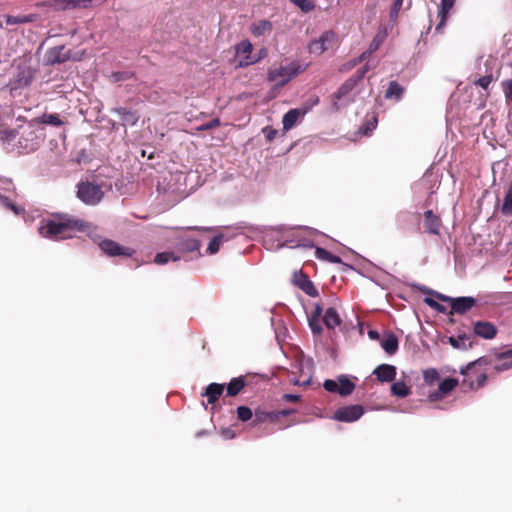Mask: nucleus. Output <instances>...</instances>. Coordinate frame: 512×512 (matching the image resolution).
<instances>
[{
	"mask_svg": "<svg viewBox=\"0 0 512 512\" xmlns=\"http://www.w3.org/2000/svg\"><path fill=\"white\" fill-rule=\"evenodd\" d=\"M308 324L314 335H320L322 333V326L320 324V318L308 316Z\"/></svg>",
	"mask_w": 512,
	"mask_h": 512,
	"instance_id": "41",
	"label": "nucleus"
},
{
	"mask_svg": "<svg viewBox=\"0 0 512 512\" xmlns=\"http://www.w3.org/2000/svg\"><path fill=\"white\" fill-rule=\"evenodd\" d=\"M275 419H277V415H275L274 412H266L258 409L254 413L252 424L256 426L266 421H274Z\"/></svg>",
	"mask_w": 512,
	"mask_h": 512,
	"instance_id": "32",
	"label": "nucleus"
},
{
	"mask_svg": "<svg viewBox=\"0 0 512 512\" xmlns=\"http://www.w3.org/2000/svg\"><path fill=\"white\" fill-rule=\"evenodd\" d=\"M223 391V384L211 383L206 387L205 391L202 393V396L207 397L209 404H213L222 395Z\"/></svg>",
	"mask_w": 512,
	"mask_h": 512,
	"instance_id": "19",
	"label": "nucleus"
},
{
	"mask_svg": "<svg viewBox=\"0 0 512 512\" xmlns=\"http://www.w3.org/2000/svg\"><path fill=\"white\" fill-rule=\"evenodd\" d=\"M33 79V71L30 67H19L16 74L17 87H24L29 85Z\"/></svg>",
	"mask_w": 512,
	"mask_h": 512,
	"instance_id": "22",
	"label": "nucleus"
},
{
	"mask_svg": "<svg viewBox=\"0 0 512 512\" xmlns=\"http://www.w3.org/2000/svg\"><path fill=\"white\" fill-rule=\"evenodd\" d=\"M434 309L439 312H444V307L442 305H440L439 303H438V306H436Z\"/></svg>",
	"mask_w": 512,
	"mask_h": 512,
	"instance_id": "62",
	"label": "nucleus"
},
{
	"mask_svg": "<svg viewBox=\"0 0 512 512\" xmlns=\"http://www.w3.org/2000/svg\"><path fill=\"white\" fill-rule=\"evenodd\" d=\"M366 70H362L359 75L349 78L336 92L333 98V106L339 110L354 100V89L359 79L363 78Z\"/></svg>",
	"mask_w": 512,
	"mask_h": 512,
	"instance_id": "3",
	"label": "nucleus"
},
{
	"mask_svg": "<svg viewBox=\"0 0 512 512\" xmlns=\"http://www.w3.org/2000/svg\"><path fill=\"white\" fill-rule=\"evenodd\" d=\"M0 27L4 28V24L2 22H0Z\"/></svg>",
	"mask_w": 512,
	"mask_h": 512,
	"instance_id": "64",
	"label": "nucleus"
},
{
	"mask_svg": "<svg viewBox=\"0 0 512 512\" xmlns=\"http://www.w3.org/2000/svg\"><path fill=\"white\" fill-rule=\"evenodd\" d=\"M449 343L457 349H467L471 347L470 337L466 334H461L456 337L452 336L449 338Z\"/></svg>",
	"mask_w": 512,
	"mask_h": 512,
	"instance_id": "30",
	"label": "nucleus"
},
{
	"mask_svg": "<svg viewBox=\"0 0 512 512\" xmlns=\"http://www.w3.org/2000/svg\"><path fill=\"white\" fill-rule=\"evenodd\" d=\"M310 108V106H304L289 110L282 119L283 130L292 129L309 112Z\"/></svg>",
	"mask_w": 512,
	"mask_h": 512,
	"instance_id": "11",
	"label": "nucleus"
},
{
	"mask_svg": "<svg viewBox=\"0 0 512 512\" xmlns=\"http://www.w3.org/2000/svg\"><path fill=\"white\" fill-rule=\"evenodd\" d=\"M199 248H200V242L195 239L187 240L186 243L184 244V249L186 251H195V250H198Z\"/></svg>",
	"mask_w": 512,
	"mask_h": 512,
	"instance_id": "46",
	"label": "nucleus"
},
{
	"mask_svg": "<svg viewBox=\"0 0 512 512\" xmlns=\"http://www.w3.org/2000/svg\"><path fill=\"white\" fill-rule=\"evenodd\" d=\"M323 322L328 329H334L341 324V318L334 307H330L325 311Z\"/></svg>",
	"mask_w": 512,
	"mask_h": 512,
	"instance_id": "21",
	"label": "nucleus"
},
{
	"mask_svg": "<svg viewBox=\"0 0 512 512\" xmlns=\"http://www.w3.org/2000/svg\"><path fill=\"white\" fill-rule=\"evenodd\" d=\"M315 255L318 259L323 261H327L330 263H341V259L338 256L331 254L329 251L321 247H316Z\"/></svg>",
	"mask_w": 512,
	"mask_h": 512,
	"instance_id": "34",
	"label": "nucleus"
},
{
	"mask_svg": "<svg viewBox=\"0 0 512 512\" xmlns=\"http://www.w3.org/2000/svg\"><path fill=\"white\" fill-rule=\"evenodd\" d=\"M458 384V381L453 378H447L443 380L439 386L438 390L429 394L430 401H437L443 397H445L450 391H452Z\"/></svg>",
	"mask_w": 512,
	"mask_h": 512,
	"instance_id": "14",
	"label": "nucleus"
},
{
	"mask_svg": "<svg viewBox=\"0 0 512 512\" xmlns=\"http://www.w3.org/2000/svg\"><path fill=\"white\" fill-rule=\"evenodd\" d=\"M461 374L464 376L463 386L470 390H476L482 387L487 380L486 374L481 372L475 363L461 368Z\"/></svg>",
	"mask_w": 512,
	"mask_h": 512,
	"instance_id": "5",
	"label": "nucleus"
},
{
	"mask_svg": "<svg viewBox=\"0 0 512 512\" xmlns=\"http://www.w3.org/2000/svg\"><path fill=\"white\" fill-rule=\"evenodd\" d=\"M283 398L286 400V401H290V402H295V401H298L300 396L299 395H296V394H285L283 396Z\"/></svg>",
	"mask_w": 512,
	"mask_h": 512,
	"instance_id": "55",
	"label": "nucleus"
},
{
	"mask_svg": "<svg viewBox=\"0 0 512 512\" xmlns=\"http://www.w3.org/2000/svg\"><path fill=\"white\" fill-rule=\"evenodd\" d=\"M391 393L397 397L404 398L410 394V388L403 381H397L392 384Z\"/></svg>",
	"mask_w": 512,
	"mask_h": 512,
	"instance_id": "33",
	"label": "nucleus"
},
{
	"mask_svg": "<svg viewBox=\"0 0 512 512\" xmlns=\"http://www.w3.org/2000/svg\"><path fill=\"white\" fill-rule=\"evenodd\" d=\"M91 229L92 226L88 222L67 214H61L43 219L38 227V232L42 237L61 240L72 238L76 232L90 234Z\"/></svg>",
	"mask_w": 512,
	"mask_h": 512,
	"instance_id": "1",
	"label": "nucleus"
},
{
	"mask_svg": "<svg viewBox=\"0 0 512 512\" xmlns=\"http://www.w3.org/2000/svg\"><path fill=\"white\" fill-rule=\"evenodd\" d=\"M40 122L43 124H49L53 126H60L62 124V121L56 114H44L40 118Z\"/></svg>",
	"mask_w": 512,
	"mask_h": 512,
	"instance_id": "40",
	"label": "nucleus"
},
{
	"mask_svg": "<svg viewBox=\"0 0 512 512\" xmlns=\"http://www.w3.org/2000/svg\"><path fill=\"white\" fill-rule=\"evenodd\" d=\"M368 336L372 340H378L379 339V333L377 331H375V330H369L368 331Z\"/></svg>",
	"mask_w": 512,
	"mask_h": 512,
	"instance_id": "58",
	"label": "nucleus"
},
{
	"mask_svg": "<svg viewBox=\"0 0 512 512\" xmlns=\"http://www.w3.org/2000/svg\"><path fill=\"white\" fill-rule=\"evenodd\" d=\"M401 8L400 7H397L395 5H392L391 9H390V12H389V17H390V20L392 22H395L397 17H398V14L400 12Z\"/></svg>",
	"mask_w": 512,
	"mask_h": 512,
	"instance_id": "49",
	"label": "nucleus"
},
{
	"mask_svg": "<svg viewBox=\"0 0 512 512\" xmlns=\"http://www.w3.org/2000/svg\"><path fill=\"white\" fill-rule=\"evenodd\" d=\"M500 212L506 217L512 216V181L505 192L503 202L500 205Z\"/></svg>",
	"mask_w": 512,
	"mask_h": 512,
	"instance_id": "24",
	"label": "nucleus"
},
{
	"mask_svg": "<svg viewBox=\"0 0 512 512\" xmlns=\"http://www.w3.org/2000/svg\"><path fill=\"white\" fill-rule=\"evenodd\" d=\"M219 125V120L218 119H213L212 121H210L209 123L207 124H204L202 126L199 127V130H207V129H211L213 127H216Z\"/></svg>",
	"mask_w": 512,
	"mask_h": 512,
	"instance_id": "53",
	"label": "nucleus"
},
{
	"mask_svg": "<svg viewBox=\"0 0 512 512\" xmlns=\"http://www.w3.org/2000/svg\"><path fill=\"white\" fill-rule=\"evenodd\" d=\"M380 345L386 353L392 355L396 353L398 349V339L394 334L389 333L384 336Z\"/></svg>",
	"mask_w": 512,
	"mask_h": 512,
	"instance_id": "23",
	"label": "nucleus"
},
{
	"mask_svg": "<svg viewBox=\"0 0 512 512\" xmlns=\"http://www.w3.org/2000/svg\"><path fill=\"white\" fill-rule=\"evenodd\" d=\"M226 240L227 239H225L223 234L215 236L209 242L206 252L210 255L216 254L219 251L221 244Z\"/></svg>",
	"mask_w": 512,
	"mask_h": 512,
	"instance_id": "35",
	"label": "nucleus"
},
{
	"mask_svg": "<svg viewBox=\"0 0 512 512\" xmlns=\"http://www.w3.org/2000/svg\"><path fill=\"white\" fill-rule=\"evenodd\" d=\"M92 0H51L42 3V6H47L56 11H66L90 7Z\"/></svg>",
	"mask_w": 512,
	"mask_h": 512,
	"instance_id": "8",
	"label": "nucleus"
},
{
	"mask_svg": "<svg viewBox=\"0 0 512 512\" xmlns=\"http://www.w3.org/2000/svg\"><path fill=\"white\" fill-rule=\"evenodd\" d=\"M502 86L506 102L509 103L510 101H512V80L504 81L502 83Z\"/></svg>",
	"mask_w": 512,
	"mask_h": 512,
	"instance_id": "44",
	"label": "nucleus"
},
{
	"mask_svg": "<svg viewBox=\"0 0 512 512\" xmlns=\"http://www.w3.org/2000/svg\"><path fill=\"white\" fill-rule=\"evenodd\" d=\"M474 332L476 335L485 338L492 339L496 334L495 327L489 322H476L474 324Z\"/></svg>",
	"mask_w": 512,
	"mask_h": 512,
	"instance_id": "18",
	"label": "nucleus"
},
{
	"mask_svg": "<svg viewBox=\"0 0 512 512\" xmlns=\"http://www.w3.org/2000/svg\"><path fill=\"white\" fill-rule=\"evenodd\" d=\"M318 102H319V100H318V98H316L315 100H313L312 105H316Z\"/></svg>",
	"mask_w": 512,
	"mask_h": 512,
	"instance_id": "63",
	"label": "nucleus"
},
{
	"mask_svg": "<svg viewBox=\"0 0 512 512\" xmlns=\"http://www.w3.org/2000/svg\"><path fill=\"white\" fill-rule=\"evenodd\" d=\"M101 186L90 182H82L78 185L77 197L87 205H96L103 198Z\"/></svg>",
	"mask_w": 512,
	"mask_h": 512,
	"instance_id": "4",
	"label": "nucleus"
},
{
	"mask_svg": "<svg viewBox=\"0 0 512 512\" xmlns=\"http://www.w3.org/2000/svg\"><path fill=\"white\" fill-rule=\"evenodd\" d=\"M292 412H293V410H283V411L275 413V415H277V418H278L279 416H287V415L291 414Z\"/></svg>",
	"mask_w": 512,
	"mask_h": 512,
	"instance_id": "59",
	"label": "nucleus"
},
{
	"mask_svg": "<svg viewBox=\"0 0 512 512\" xmlns=\"http://www.w3.org/2000/svg\"><path fill=\"white\" fill-rule=\"evenodd\" d=\"M266 56H267V50L265 48H262L259 50L257 55L241 58L239 63L236 65V67H240V68L247 67L249 65L259 62Z\"/></svg>",
	"mask_w": 512,
	"mask_h": 512,
	"instance_id": "29",
	"label": "nucleus"
},
{
	"mask_svg": "<svg viewBox=\"0 0 512 512\" xmlns=\"http://www.w3.org/2000/svg\"><path fill=\"white\" fill-rule=\"evenodd\" d=\"M324 388L332 393H338L341 396L350 395L355 385L346 377H340L338 382L334 380H326L324 382Z\"/></svg>",
	"mask_w": 512,
	"mask_h": 512,
	"instance_id": "9",
	"label": "nucleus"
},
{
	"mask_svg": "<svg viewBox=\"0 0 512 512\" xmlns=\"http://www.w3.org/2000/svg\"><path fill=\"white\" fill-rule=\"evenodd\" d=\"M100 249L107 254L108 256H130L133 253V250L127 247H122L118 243L112 240H102L99 243Z\"/></svg>",
	"mask_w": 512,
	"mask_h": 512,
	"instance_id": "12",
	"label": "nucleus"
},
{
	"mask_svg": "<svg viewBox=\"0 0 512 512\" xmlns=\"http://www.w3.org/2000/svg\"><path fill=\"white\" fill-rule=\"evenodd\" d=\"M251 33L255 36H261L272 30V23L267 20H260L251 25Z\"/></svg>",
	"mask_w": 512,
	"mask_h": 512,
	"instance_id": "28",
	"label": "nucleus"
},
{
	"mask_svg": "<svg viewBox=\"0 0 512 512\" xmlns=\"http://www.w3.org/2000/svg\"><path fill=\"white\" fill-rule=\"evenodd\" d=\"M64 49L63 46L56 47L54 49H51L49 52V58L52 62H62L65 61L66 56L61 57L60 52Z\"/></svg>",
	"mask_w": 512,
	"mask_h": 512,
	"instance_id": "43",
	"label": "nucleus"
},
{
	"mask_svg": "<svg viewBox=\"0 0 512 512\" xmlns=\"http://www.w3.org/2000/svg\"><path fill=\"white\" fill-rule=\"evenodd\" d=\"M237 415L241 421L246 422L253 418L254 413L250 408L246 406H240L237 408Z\"/></svg>",
	"mask_w": 512,
	"mask_h": 512,
	"instance_id": "39",
	"label": "nucleus"
},
{
	"mask_svg": "<svg viewBox=\"0 0 512 512\" xmlns=\"http://www.w3.org/2000/svg\"><path fill=\"white\" fill-rule=\"evenodd\" d=\"M253 46L250 41L243 40L240 43H238L235 47V53L238 61L241 60V58L253 56L252 55ZM239 62H237L238 64Z\"/></svg>",
	"mask_w": 512,
	"mask_h": 512,
	"instance_id": "26",
	"label": "nucleus"
},
{
	"mask_svg": "<svg viewBox=\"0 0 512 512\" xmlns=\"http://www.w3.org/2000/svg\"><path fill=\"white\" fill-rule=\"evenodd\" d=\"M294 283L307 295L311 297L318 296V290L316 289L314 284L306 275L302 274L301 272H297L294 274Z\"/></svg>",
	"mask_w": 512,
	"mask_h": 512,
	"instance_id": "13",
	"label": "nucleus"
},
{
	"mask_svg": "<svg viewBox=\"0 0 512 512\" xmlns=\"http://www.w3.org/2000/svg\"><path fill=\"white\" fill-rule=\"evenodd\" d=\"M306 66L301 65L297 61L289 62L285 65L273 66L268 70L267 78L276 86H284L291 79L303 72Z\"/></svg>",
	"mask_w": 512,
	"mask_h": 512,
	"instance_id": "2",
	"label": "nucleus"
},
{
	"mask_svg": "<svg viewBox=\"0 0 512 512\" xmlns=\"http://www.w3.org/2000/svg\"><path fill=\"white\" fill-rule=\"evenodd\" d=\"M177 260H179V257L176 256L173 252L158 253L154 258V262L158 265H164L167 264L169 261Z\"/></svg>",
	"mask_w": 512,
	"mask_h": 512,
	"instance_id": "37",
	"label": "nucleus"
},
{
	"mask_svg": "<svg viewBox=\"0 0 512 512\" xmlns=\"http://www.w3.org/2000/svg\"><path fill=\"white\" fill-rule=\"evenodd\" d=\"M387 33H388L387 27H383L382 29L379 30V32L377 33V35L375 36L374 39L381 44L383 42V40L385 39Z\"/></svg>",
	"mask_w": 512,
	"mask_h": 512,
	"instance_id": "50",
	"label": "nucleus"
},
{
	"mask_svg": "<svg viewBox=\"0 0 512 512\" xmlns=\"http://www.w3.org/2000/svg\"><path fill=\"white\" fill-rule=\"evenodd\" d=\"M262 131L266 135L268 141H272L278 133L277 130L268 127L263 128Z\"/></svg>",
	"mask_w": 512,
	"mask_h": 512,
	"instance_id": "48",
	"label": "nucleus"
},
{
	"mask_svg": "<svg viewBox=\"0 0 512 512\" xmlns=\"http://www.w3.org/2000/svg\"><path fill=\"white\" fill-rule=\"evenodd\" d=\"M337 42V35L334 31L323 32L318 38L312 40L308 45L310 54L320 56L325 51L332 48Z\"/></svg>",
	"mask_w": 512,
	"mask_h": 512,
	"instance_id": "6",
	"label": "nucleus"
},
{
	"mask_svg": "<svg viewBox=\"0 0 512 512\" xmlns=\"http://www.w3.org/2000/svg\"><path fill=\"white\" fill-rule=\"evenodd\" d=\"M436 296L444 302H449L452 313L456 314H464L476 304V299L473 297L452 298L439 293H436Z\"/></svg>",
	"mask_w": 512,
	"mask_h": 512,
	"instance_id": "7",
	"label": "nucleus"
},
{
	"mask_svg": "<svg viewBox=\"0 0 512 512\" xmlns=\"http://www.w3.org/2000/svg\"><path fill=\"white\" fill-rule=\"evenodd\" d=\"M37 19H38L37 14L6 16L5 24L6 25H15V24L30 23V22L36 21Z\"/></svg>",
	"mask_w": 512,
	"mask_h": 512,
	"instance_id": "27",
	"label": "nucleus"
},
{
	"mask_svg": "<svg viewBox=\"0 0 512 512\" xmlns=\"http://www.w3.org/2000/svg\"><path fill=\"white\" fill-rule=\"evenodd\" d=\"M221 435L225 438V439H233L235 436H236V433L234 430H232L231 428H223L221 430Z\"/></svg>",
	"mask_w": 512,
	"mask_h": 512,
	"instance_id": "52",
	"label": "nucleus"
},
{
	"mask_svg": "<svg viewBox=\"0 0 512 512\" xmlns=\"http://www.w3.org/2000/svg\"><path fill=\"white\" fill-rule=\"evenodd\" d=\"M455 0H441V4L438 9L437 19H439L438 24L436 25L435 30L437 32H441L444 27L447 18L454 6Z\"/></svg>",
	"mask_w": 512,
	"mask_h": 512,
	"instance_id": "15",
	"label": "nucleus"
},
{
	"mask_svg": "<svg viewBox=\"0 0 512 512\" xmlns=\"http://www.w3.org/2000/svg\"><path fill=\"white\" fill-rule=\"evenodd\" d=\"M424 227L430 234H438L440 228L439 218L431 210L425 212Z\"/></svg>",
	"mask_w": 512,
	"mask_h": 512,
	"instance_id": "20",
	"label": "nucleus"
},
{
	"mask_svg": "<svg viewBox=\"0 0 512 512\" xmlns=\"http://www.w3.org/2000/svg\"><path fill=\"white\" fill-rule=\"evenodd\" d=\"M244 387V381L242 378H233L227 387V394L229 396L237 395Z\"/></svg>",
	"mask_w": 512,
	"mask_h": 512,
	"instance_id": "36",
	"label": "nucleus"
},
{
	"mask_svg": "<svg viewBox=\"0 0 512 512\" xmlns=\"http://www.w3.org/2000/svg\"><path fill=\"white\" fill-rule=\"evenodd\" d=\"M114 112L126 125H135L139 119V116L135 112L126 110L123 107L115 108Z\"/></svg>",
	"mask_w": 512,
	"mask_h": 512,
	"instance_id": "25",
	"label": "nucleus"
},
{
	"mask_svg": "<svg viewBox=\"0 0 512 512\" xmlns=\"http://www.w3.org/2000/svg\"><path fill=\"white\" fill-rule=\"evenodd\" d=\"M404 89L396 81H391L385 93V98L400 100L403 96Z\"/></svg>",
	"mask_w": 512,
	"mask_h": 512,
	"instance_id": "31",
	"label": "nucleus"
},
{
	"mask_svg": "<svg viewBox=\"0 0 512 512\" xmlns=\"http://www.w3.org/2000/svg\"><path fill=\"white\" fill-rule=\"evenodd\" d=\"M512 367V350H507L505 352L499 353L496 355L494 361V369L497 371H505Z\"/></svg>",
	"mask_w": 512,
	"mask_h": 512,
	"instance_id": "17",
	"label": "nucleus"
},
{
	"mask_svg": "<svg viewBox=\"0 0 512 512\" xmlns=\"http://www.w3.org/2000/svg\"><path fill=\"white\" fill-rule=\"evenodd\" d=\"M323 313V308L319 303H316L314 305V310L311 312L309 316L315 317V318H321Z\"/></svg>",
	"mask_w": 512,
	"mask_h": 512,
	"instance_id": "51",
	"label": "nucleus"
},
{
	"mask_svg": "<svg viewBox=\"0 0 512 512\" xmlns=\"http://www.w3.org/2000/svg\"><path fill=\"white\" fill-rule=\"evenodd\" d=\"M491 82L492 76H484L479 78L475 83L482 87L483 89H487Z\"/></svg>",
	"mask_w": 512,
	"mask_h": 512,
	"instance_id": "47",
	"label": "nucleus"
},
{
	"mask_svg": "<svg viewBox=\"0 0 512 512\" xmlns=\"http://www.w3.org/2000/svg\"><path fill=\"white\" fill-rule=\"evenodd\" d=\"M424 381L427 384H432L439 378V374L436 369H427L423 372Z\"/></svg>",
	"mask_w": 512,
	"mask_h": 512,
	"instance_id": "42",
	"label": "nucleus"
},
{
	"mask_svg": "<svg viewBox=\"0 0 512 512\" xmlns=\"http://www.w3.org/2000/svg\"><path fill=\"white\" fill-rule=\"evenodd\" d=\"M364 413L362 406L360 405H350L339 408L333 419L341 421V422H354L358 420Z\"/></svg>",
	"mask_w": 512,
	"mask_h": 512,
	"instance_id": "10",
	"label": "nucleus"
},
{
	"mask_svg": "<svg viewBox=\"0 0 512 512\" xmlns=\"http://www.w3.org/2000/svg\"><path fill=\"white\" fill-rule=\"evenodd\" d=\"M381 382H390L396 376V367L390 364H381L373 372Z\"/></svg>",
	"mask_w": 512,
	"mask_h": 512,
	"instance_id": "16",
	"label": "nucleus"
},
{
	"mask_svg": "<svg viewBox=\"0 0 512 512\" xmlns=\"http://www.w3.org/2000/svg\"><path fill=\"white\" fill-rule=\"evenodd\" d=\"M112 78H113V80H114V81H116V82H117V81H122V80H124V79H126V78H127V74H126V73H114V74L112 75Z\"/></svg>",
	"mask_w": 512,
	"mask_h": 512,
	"instance_id": "56",
	"label": "nucleus"
},
{
	"mask_svg": "<svg viewBox=\"0 0 512 512\" xmlns=\"http://www.w3.org/2000/svg\"><path fill=\"white\" fill-rule=\"evenodd\" d=\"M393 5L402 8L403 0H394Z\"/></svg>",
	"mask_w": 512,
	"mask_h": 512,
	"instance_id": "61",
	"label": "nucleus"
},
{
	"mask_svg": "<svg viewBox=\"0 0 512 512\" xmlns=\"http://www.w3.org/2000/svg\"><path fill=\"white\" fill-rule=\"evenodd\" d=\"M425 303L431 307V308H435L436 306H438V302H436L435 300L431 299V298H425Z\"/></svg>",
	"mask_w": 512,
	"mask_h": 512,
	"instance_id": "57",
	"label": "nucleus"
},
{
	"mask_svg": "<svg viewBox=\"0 0 512 512\" xmlns=\"http://www.w3.org/2000/svg\"><path fill=\"white\" fill-rule=\"evenodd\" d=\"M290 1L305 13L310 12L315 8V5L311 0H290Z\"/></svg>",
	"mask_w": 512,
	"mask_h": 512,
	"instance_id": "38",
	"label": "nucleus"
},
{
	"mask_svg": "<svg viewBox=\"0 0 512 512\" xmlns=\"http://www.w3.org/2000/svg\"><path fill=\"white\" fill-rule=\"evenodd\" d=\"M380 43L377 42L375 39L370 44V51H374L379 47Z\"/></svg>",
	"mask_w": 512,
	"mask_h": 512,
	"instance_id": "60",
	"label": "nucleus"
},
{
	"mask_svg": "<svg viewBox=\"0 0 512 512\" xmlns=\"http://www.w3.org/2000/svg\"><path fill=\"white\" fill-rule=\"evenodd\" d=\"M2 201H3V204L5 206H7L8 208H10L12 211H14L15 214L20 213V209L18 207H16L14 204L10 203L7 199H2Z\"/></svg>",
	"mask_w": 512,
	"mask_h": 512,
	"instance_id": "54",
	"label": "nucleus"
},
{
	"mask_svg": "<svg viewBox=\"0 0 512 512\" xmlns=\"http://www.w3.org/2000/svg\"><path fill=\"white\" fill-rule=\"evenodd\" d=\"M377 126V119L373 117L371 120L367 121L365 126L360 129L362 134H368V132L373 131Z\"/></svg>",
	"mask_w": 512,
	"mask_h": 512,
	"instance_id": "45",
	"label": "nucleus"
}]
</instances>
